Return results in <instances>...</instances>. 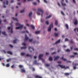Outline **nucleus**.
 Segmentation results:
<instances>
[{
    "instance_id": "obj_1",
    "label": "nucleus",
    "mask_w": 78,
    "mask_h": 78,
    "mask_svg": "<svg viewBox=\"0 0 78 78\" xmlns=\"http://www.w3.org/2000/svg\"><path fill=\"white\" fill-rule=\"evenodd\" d=\"M38 11H40V12H42V14H41V17H42L43 16V14L44 13V11L42 10V9L40 8L38 9Z\"/></svg>"
},
{
    "instance_id": "obj_2",
    "label": "nucleus",
    "mask_w": 78,
    "mask_h": 78,
    "mask_svg": "<svg viewBox=\"0 0 78 78\" xmlns=\"http://www.w3.org/2000/svg\"><path fill=\"white\" fill-rule=\"evenodd\" d=\"M51 28H53V23H51V24L50 25L48 29V31H51Z\"/></svg>"
},
{
    "instance_id": "obj_3",
    "label": "nucleus",
    "mask_w": 78,
    "mask_h": 78,
    "mask_svg": "<svg viewBox=\"0 0 78 78\" xmlns=\"http://www.w3.org/2000/svg\"><path fill=\"white\" fill-rule=\"evenodd\" d=\"M43 56H44V54H41L39 56V59L42 60V61H44V59H43L42 58V57Z\"/></svg>"
},
{
    "instance_id": "obj_4",
    "label": "nucleus",
    "mask_w": 78,
    "mask_h": 78,
    "mask_svg": "<svg viewBox=\"0 0 78 78\" xmlns=\"http://www.w3.org/2000/svg\"><path fill=\"white\" fill-rule=\"evenodd\" d=\"M62 1H61V3L62 4V6H67V5L66 3H63V2H64V0H61Z\"/></svg>"
},
{
    "instance_id": "obj_5",
    "label": "nucleus",
    "mask_w": 78,
    "mask_h": 78,
    "mask_svg": "<svg viewBox=\"0 0 78 78\" xmlns=\"http://www.w3.org/2000/svg\"><path fill=\"white\" fill-rule=\"evenodd\" d=\"M16 26H17V25H18L19 26V27H16V30H18L19 29H20V23H16Z\"/></svg>"
},
{
    "instance_id": "obj_6",
    "label": "nucleus",
    "mask_w": 78,
    "mask_h": 78,
    "mask_svg": "<svg viewBox=\"0 0 78 78\" xmlns=\"http://www.w3.org/2000/svg\"><path fill=\"white\" fill-rule=\"evenodd\" d=\"M57 66H59L60 67L61 69H64L66 68V66H63V65H61L60 64L58 65H57Z\"/></svg>"
},
{
    "instance_id": "obj_7",
    "label": "nucleus",
    "mask_w": 78,
    "mask_h": 78,
    "mask_svg": "<svg viewBox=\"0 0 78 78\" xmlns=\"http://www.w3.org/2000/svg\"><path fill=\"white\" fill-rule=\"evenodd\" d=\"M54 61H56V60H58V59H59V56H54Z\"/></svg>"
},
{
    "instance_id": "obj_8",
    "label": "nucleus",
    "mask_w": 78,
    "mask_h": 78,
    "mask_svg": "<svg viewBox=\"0 0 78 78\" xmlns=\"http://www.w3.org/2000/svg\"><path fill=\"white\" fill-rule=\"evenodd\" d=\"M20 71L21 73H25V72H26V71L25 70V69H21L20 70Z\"/></svg>"
},
{
    "instance_id": "obj_9",
    "label": "nucleus",
    "mask_w": 78,
    "mask_h": 78,
    "mask_svg": "<svg viewBox=\"0 0 78 78\" xmlns=\"http://www.w3.org/2000/svg\"><path fill=\"white\" fill-rule=\"evenodd\" d=\"M30 49H32L33 51H34V48L33 47H31L30 46L29 48V50H30V52H32V51H30Z\"/></svg>"
},
{
    "instance_id": "obj_10",
    "label": "nucleus",
    "mask_w": 78,
    "mask_h": 78,
    "mask_svg": "<svg viewBox=\"0 0 78 78\" xmlns=\"http://www.w3.org/2000/svg\"><path fill=\"white\" fill-rule=\"evenodd\" d=\"M29 39V38H28V37H27V35L25 34V39L24 40L25 41H27V40H28Z\"/></svg>"
},
{
    "instance_id": "obj_11",
    "label": "nucleus",
    "mask_w": 78,
    "mask_h": 78,
    "mask_svg": "<svg viewBox=\"0 0 78 78\" xmlns=\"http://www.w3.org/2000/svg\"><path fill=\"white\" fill-rule=\"evenodd\" d=\"M74 24L75 25H76L78 24V21L77 20H75V22H74Z\"/></svg>"
},
{
    "instance_id": "obj_12",
    "label": "nucleus",
    "mask_w": 78,
    "mask_h": 78,
    "mask_svg": "<svg viewBox=\"0 0 78 78\" xmlns=\"http://www.w3.org/2000/svg\"><path fill=\"white\" fill-rule=\"evenodd\" d=\"M51 16H52V15H50L48 16H47V17H46V19H50V17H51Z\"/></svg>"
},
{
    "instance_id": "obj_13",
    "label": "nucleus",
    "mask_w": 78,
    "mask_h": 78,
    "mask_svg": "<svg viewBox=\"0 0 78 78\" xmlns=\"http://www.w3.org/2000/svg\"><path fill=\"white\" fill-rule=\"evenodd\" d=\"M7 53L8 54H9V55H12V53L9 51H7Z\"/></svg>"
},
{
    "instance_id": "obj_14",
    "label": "nucleus",
    "mask_w": 78,
    "mask_h": 78,
    "mask_svg": "<svg viewBox=\"0 0 78 78\" xmlns=\"http://www.w3.org/2000/svg\"><path fill=\"white\" fill-rule=\"evenodd\" d=\"M12 20H16L17 22H18V20L16 18H14V17H12Z\"/></svg>"
},
{
    "instance_id": "obj_15",
    "label": "nucleus",
    "mask_w": 78,
    "mask_h": 78,
    "mask_svg": "<svg viewBox=\"0 0 78 78\" xmlns=\"http://www.w3.org/2000/svg\"><path fill=\"white\" fill-rule=\"evenodd\" d=\"M26 56H27V57H30V58H32V55H30L28 54L26 55Z\"/></svg>"
},
{
    "instance_id": "obj_16",
    "label": "nucleus",
    "mask_w": 78,
    "mask_h": 78,
    "mask_svg": "<svg viewBox=\"0 0 78 78\" xmlns=\"http://www.w3.org/2000/svg\"><path fill=\"white\" fill-rule=\"evenodd\" d=\"M27 46H23V47H21V49H26L27 48Z\"/></svg>"
},
{
    "instance_id": "obj_17",
    "label": "nucleus",
    "mask_w": 78,
    "mask_h": 78,
    "mask_svg": "<svg viewBox=\"0 0 78 78\" xmlns=\"http://www.w3.org/2000/svg\"><path fill=\"white\" fill-rule=\"evenodd\" d=\"M58 21L57 20H55V25H58Z\"/></svg>"
},
{
    "instance_id": "obj_18",
    "label": "nucleus",
    "mask_w": 78,
    "mask_h": 78,
    "mask_svg": "<svg viewBox=\"0 0 78 78\" xmlns=\"http://www.w3.org/2000/svg\"><path fill=\"white\" fill-rule=\"evenodd\" d=\"M61 41L60 40H58V41L56 42L55 43V44H58V43H59V42H60V41Z\"/></svg>"
},
{
    "instance_id": "obj_19",
    "label": "nucleus",
    "mask_w": 78,
    "mask_h": 78,
    "mask_svg": "<svg viewBox=\"0 0 78 78\" xmlns=\"http://www.w3.org/2000/svg\"><path fill=\"white\" fill-rule=\"evenodd\" d=\"M33 14V13H32V12H30L29 14V16L30 17H31V16L32 15V14Z\"/></svg>"
},
{
    "instance_id": "obj_20",
    "label": "nucleus",
    "mask_w": 78,
    "mask_h": 78,
    "mask_svg": "<svg viewBox=\"0 0 78 78\" xmlns=\"http://www.w3.org/2000/svg\"><path fill=\"white\" fill-rule=\"evenodd\" d=\"M17 41V39H15L13 41V44H16V41Z\"/></svg>"
},
{
    "instance_id": "obj_21",
    "label": "nucleus",
    "mask_w": 78,
    "mask_h": 78,
    "mask_svg": "<svg viewBox=\"0 0 78 78\" xmlns=\"http://www.w3.org/2000/svg\"><path fill=\"white\" fill-rule=\"evenodd\" d=\"M2 34L4 35V36H6V32H2Z\"/></svg>"
},
{
    "instance_id": "obj_22",
    "label": "nucleus",
    "mask_w": 78,
    "mask_h": 78,
    "mask_svg": "<svg viewBox=\"0 0 78 78\" xmlns=\"http://www.w3.org/2000/svg\"><path fill=\"white\" fill-rule=\"evenodd\" d=\"M65 26L66 28H67V29L68 30V29H69V26L68 25V24H66L65 25Z\"/></svg>"
},
{
    "instance_id": "obj_23",
    "label": "nucleus",
    "mask_w": 78,
    "mask_h": 78,
    "mask_svg": "<svg viewBox=\"0 0 78 78\" xmlns=\"http://www.w3.org/2000/svg\"><path fill=\"white\" fill-rule=\"evenodd\" d=\"M11 60V58H9V59H7L6 60V61L7 62H9V61Z\"/></svg>"
},
{
    "instance_id": "obj_24",
    "label": "nucleus",
    "mask_w": 78,
    "mask_h": 78,
    "mask_svg": "<svg viewBox=\"0 0 78 78\" xmlns=\"http://www.w3.org/2000/svg\"><path fill=\"white\" fill-rule=\"evenodd\" d=\"M23 27V25H20V29H22Z\"/></svg>"
},
{
    "instance_id": "obj_25",
    "label": "nucleus",
    "mask_w": 78,
    "mask_h": 78,
    "mask_svg": "<svg viewBox=\"0 0 78 78\" xmlns=\"http://www.w3.org/2000/svg\"><path fill=\"white\" fill-rule=\"evenodd\" d=\"M40 31H37L35 32V34H39L40 33Z\"/></svg>"
},
{
    "instance_id": "obj_26",
    "label": "nucleus",
    "mask_w": 78,
    "mask_h": 78,
    "mask_svg": "<svg viewBox=\"0 0 78 78\" xmlns=\"http://www.w3.org/2000/svg\"><path fill=\"white\" fill-rule=\"evenodd\" d=\"M25 55V52H22L21 53V56H24Z\"/></svg>"
},
{
    "instance_id": "obj_27",
    "label": "nucleus",
    "mask_w": 78,
    "mask_h": 78,
    "mask_svg": "<svg viewBox=\"0 0 78 78\" xmlns=\"http://www.w3.org/2000/svg\"><path fill=\"white\" fill-rule=\"evenodd\" d=\"M55 37H58V33H55Z\"/></svg>"
},
{
    "instance_id": "obj_28",
    "label": "nucleus",
    "mask_w": 78,
    "mask_h": 78,
    "mask_svg": "<svg viewBox=\"0 0 78 78\" xmlns=\"http://www.w3.org/2000/svg\"><path fill=\"white\" fill-rule=\"evenodd\" d=\"M29 33V32H28V31L27 30H26V31H23L22 32V33Z\"/></svg>"
},
{
    "instance_id": "obj_29",
    "label": "nucleus",
    "mask_w": 78,
    "mask_h": 78,
    "mask_svg": "<svg viewBox=\"0 0 78 78\" xmlns=\"http://www.w3.org/2000/svg\"><path fill=\"white\" fill-rule=\"evenodd\" d=\"M65 75H66V76H68L70 75V73H65Z\"/></svg>"
},
{
    "instance_id": "obj_30",
    "label": "nucleus",
    "mask_w": 78,
    "mask_h": 78,
    "mask_svg": "<svg viewBox=\"0 0 78 78\" xmlns=\"http://www.w3.org/2000/svg\"><path fill=\"white\" fill-rule=\"evenodd\" d=\"M30 27H31L32 29H34V26H33V25H30Z\"/></svg>"
},
{
    "instance_id": "obj_31",
    "label": "nucleus",
    "mask_w": 78,
    "mask_h": 78,
    "mask_svg": "<svg viewBox=\"0 0 78 78\" xmlns=\"http://www.w3.org/2000/svg\"><path fill=\"white\" fill-rule=\"evenodd\" d=\"M49 61H52L53 60V58H52V57H50L49 58Z\"/></svg>"
},
{
    "instance_id": "obj_32",
    "label": "nucleus",
    "mask_w": 78,
    "mask_h": 78,
    "mask_svg": "<svg viewBox=\"0 0 78 78\" xmlns=\"http://www.w3.org/2000/svg\"><path fill=\"white\" fill-rule=\"evenodd\" d=\"M6 66L7 67H9L10 65H9V63H8L6 65Z\"/></svg>"
},
{
    "instance_id": "obj_33",
    "label": "nucleus",
    "mask_w": 78,
    "mask_h": 78,
    "mask_svg": "<svg viewBox=\"0 0 78 78\" xmlns=\"http://www.w3.org/2000/svg\"><path fill=\"white\" fill-rule=\"evenodd\" d=\"M34 64H37V60H35L34 62Z\"/></svg>"
},
{
    "instance_id": "obj_34",
    "label": "nucleus",
    "mask_w": 78,
    "mask_h": 78,
    "mask_svg": "<svg viewBox=\"0 0 78 78\" xmlns=\"http://www.w3.org/2000/svg\"><path fill=\"white\" fill-rule=\"evenodd\" d=\"M35 78H42V77H40V76H35Z\"/></svg>"
},
{
    "instance_id": "obj_35",
    "label": "nucleus",
    "mask_w": 78,
    "mask_h": 78,
    "mask_svg": "<svg viewBox=\"0 0 78 78\" xmlns=\"http://www.w3.org/2000/svg\"><path fill=\"white\" fill-rule=\"evenodd\" d=\"M45 66H46V67H48L49 66H50V65L48 64H45Z\"/></svg>"
},
{
    "instance_id": "obj_36",
    "label": "nucleus",
    "mask_w": 78,
    "mask_h": 78,
    "mask_svg": "<svg viewBox=\"0 0 78 78\" xmlns=\"http://www.w3.org/2000/svg\"><path fill=\"white\" fill-rule=\"evenodd\" d=\"M25 11V10H21L20 11V12L21 13H23V12H24Z\"/></svg>"
},
{
    "instance_id": "obj_37",
    "label": "nucleus",
    "mask_w": 78,
    "mask_h": 78,
    "mask_svg": "<svg viewBox=\"0 0 78 78\" xmlns=\"http://www.w3.org/2000/svg\"><path fill=\"white\" fill-rule=\"evenodd\" d=\"M46 23L47 25H48L49 24V22H48V21H47L46 22Z\"/></svg>"
},
{
    "instance_id": "obj_38",
    "label": "nucleus",
    "mask_w": 78,
    "mask_h": 78,
    "mask_svg": "<svg viewBox=\"0 0 78 78\" xmlns=\"http://www.w3.org/2000/svg\"><path fill=\"white\" fill-rule=\"evenodd\" d=\"M66 51H67V52H69V51H70V50L69 49H67L66 50Z\"/></svg>"
},
{
    "instance_id": "obj_39",
    "label": "nucleus",
    "mask_w": 78,
    "mask_h": 78,
    "mask_svg": "<svg viewBox=\"0 0 78 78\" xmlns=\"http://www.w3.org/2000/svg\"><path fill=\"white\" fill-rule=\"evenodd\" d=\"M37 13L38 15H41V13L39 12H37Z\"/></svg>"
},
{
    "instance_id": "obj_40",
    "label": "nucleus",
    "mask_w": 78,
    "mask_h": 78,
    "mask_svg": "<svg viewBox=\"0 0 78 78\" xmlns=\"http://www.w3.org/2000/svg\"><path fill=\"white\" fill-rule=\"evenodd\" d=\"M11 33H13V31H12V28L11 29V30L10 31Z\"/></svg>"
},
{
    "instance_id": "obj_41",
    "label": "nucleus",
    "mask_w": 78,
    "mask_h": 78,
    "mask_svg": "<svg viewBox=\"0 0 78 78\" xmlns=\"http://www.w3.org/2000/svg\"><path fill=\"white\" fill-rule=\"evenodd\" d=\"M61 14H62V15H63V16H64V15H65V14H64V12H62V11H61Z\"/></svg>"
},
{
    "instance_id": "obj_42",
    "label": "nucleus",
    "mask_w": 78,
    "mask_h": 78,
    "mask_svg": "<svg viewBox=\"0 0 78 78\" xmlns=\"http://www.w3.org/2000/svg\"><path fill=\"white\" fill-rule=\"evenodd\" d=\"M29 41V42H32L33 41V39H30Z\"/></svg>"
},
{
    "instance_id": "obj_43",
    "label": "nucleus",
    "mask_w": 78,
    "mask_h": 78,
    "mask_svg": "<svg viewBox=\"0 0 78 78\" xmlns=\"http://www.w3.org/2000/svg\"><path fill=\"white\" fill-rule=\"evenodd\" d=\"M9 45L10 47H11V48H12L13 47V46H12V45L9 44Z\"/></svg>"
},
{
    "instance_id": "obj_44",
    "label": "nucleus",
    "mask_w": 78,
    "mask_h": 78,
    "mask_svg": "<svg viewBox=\"0 0 78 78\" xmlns=\"http://www.w3.org/2000/svg\"><path fill=\"white\" fill-rule=\"evenodd\" d=\"M74 50L78 51V48H75L74 49Z\"/></svg>"
},
{
    "instance_id": "obj_45",
    "label": "nucleus",
    "mask_w": 78,
    "mask_h": 78,
    "mask_svg": "<svg viewBox=\"0 0 78 78\" xmlns=\"http://www.w3.org/2000/svg\"><path fill=\"white\" fill-rule=\"evenodd\" d=\"M33 3L34 5H37V4L36 2H33Z\"/></svg>"
},
{
    "instance_id": "obj_46",
    "label": "nucleus",
    "mask_w": 78,
    "mask_h": 78,
    "mask_svg": "<svg viewBox=\"0 0 78 78\" xmlns=\"http://www.w3.org/2000/svg\"><path fill=\"white\" fill-rule=\"evenodd\" d=\"M6 5H8V1H6Z\"/></svg>"
},
{
    "instance_id": "obj_47",
    "label": "nucleus",
    "mask_w": 78,
    "mask_h": 78,
    "mask_svg": "<svg viewBox=\"0 0 78 78\" xmlns=\"http://www.w3.org/2000/svg\"><path fill=\"white\" fill-rule=\"evenodd\" d=\"M70 58H74V57H75V56L74 55H71L70 56Z\"/></svg>"
},
{
    "instance_id": "obj_48",
    "label": "nucleus",
    "mask_w": 78,
    "mask_h": 78,
    "mask_svg": "<svg viewBox=\"0 0 78 78\" xmlns=\"http://www.w3.org/2000/svg\"><path fill=\"white\" fill-rule=\"evenodd\" d=\"M65 41H69V39L67 38H66L65 39Z\"/></svg>"
},
{
    "instance_id": "obj_49",
    "label": "nucleus",
    "mask_w": 78,
    "mask_h": 78,
    "mask_svg": "<svg viewBox=\"0 0 78 78\" xmlns=\"http://www.w3.org/2000/svg\"><path fill=\"white\" fill-rule=\"evenodd\" d=\"M14 64H13V65H12L11 66V68H14Z\"/></svg>"
},
{
    "instance_id": "obj_50",
    "label": "nucleus",
    "mask_w": 78,
    "mask_h": 78,
    "mask_svg": "<svg viewBox=\"0 0 78 78\" xmlns=\"http://www.w3.org/2000/svg\"><path fill=\"white\" fill-rule=\"evenodd\" d=\"M57 63H58V64H61V61H58V62H57Z\"/></svg>"
},
{
    "instance_id": "obj_51",
    "label": "nucleus",
    "mask_w": 78,
    "mask_h": 78,
    "mask_svg": "<svg viewBox=\"0 0 78 78\" xmlns=\"http://www.w3.org/2000/svg\"><path fill=\"white\" fill-rule=\"evenodd\" d=\"M58 6H61V5L59 4V2H58Z\"/></svg>"
},
{
    "instance_id": "obj_52",
    "label": "nucleus",
    "mask_w": 78,
    "mask_h": 78,
    "mask_svg": "<svg viewBox=\"0 0 78 78\" xmlns=\"http://www.w3.org/2000/svg\"><path fill=\"white\" fill-rule=\"evenodd\" d=\"M73 1L74 3H76V1H75V0H73Z\"/></svg>"
},
{
    "instance_id": "obj_53",
    "label": "nucleus",
    "mask_w": 78,
    "mask_h": 78,
    "mask_svg": "<svg viewBox=\"0 0 78 78\" xmlns=\"http://www.w3.org/2000/svg\"><path fill=\"white\" fill-rule=\"evenodd\" d=\"M2 64L3 66H5V65L4 63H2Z\"/></svg>"
},
{
    "instance_id": "obj_54",
    "label": "nucleus",
    "mask_w": 78,
    "mask_h": 78,
    "mask_svg": "<svg viewBox=\"0 0 78 78\" xmlns=\"http://www.w3.org/2000/svg\"><path fill=\"white\" fill-rule=\"evenodd\" d=\"M23 45H27V44L25 43H23Z\"/></svg>"
},
{
    "instance_id": "obj_55",
    "label": "nucleus",
    "mask_w": 78,
    "mask_h": 78,
    "mask_svg": "<svg viewBox=\"0 0 78 78\" xmlns=\"http://www.w3.org/2000/svg\"><path fill=\"white\" fill-rule=\"evenodd\" d=\"M73 68L74 69H76V66H74L73 67Z\"/></svg>"
},
{
    "instance_id": "obj_56",
    "label": "nucleus",
    "mask_w": 78,
    "mask_h": 78,
    "mask_svg": "<svg viewBox=\"0 0 78 78\" xmlns=\"http://www.w3.org/2000/svg\"><path fill=\"white\" fill-rule=\"evenodd\" d=\"M56 53V52H54L52 53L51 55H54V54H55Z\"/></svg>"
},
{
    "instance_id": "obj_57",
    "label": "nucleus",
    "mask_w": 78,
    "mask_h": 78,
    "mask_svg": "<svg viewBox=\"0 0 78 78\" xmlns=\"http://www.w3.org/2000/svg\"><path fill=\"white\" fill-rule=\"evenodd\" d=\"M10 29H11V27H8L7 28L8 30H10Z\"/></svg>"
},
{
    "instance_id": "obj_58",
    "label": "nucleus",
    "mask_w": 78,
    "mask_h": 78,
    "mask_svg": "<svg viewBox=\"0 0 78 78\" xmlns=\"http://www.w3.org/2000/svg\"><path fill=\"white\" fill-rule=\"evenodd\" d=\"M23 66L22 65H20V68H22V67H23Z\"/></svg>"
},
{
    "instance_id": "obj_59",
    "label": "nucleus",
    "mask_w": 78,
    "mask_h": 78,
    "mask_svg": "<svg viewBox=\"0 0 78 78\" xmlns=\"http://www.w3.org/2000/svg\"><path fill=\"white\" fill-rule=\"evenodd\" d=\"M61 59H64V57H62V58H60Z\"/></svg>"
},
{
    "instance_id": "obj_60",
    "label": "nucleus",
    "mask_w": 78,
    "mask_h": 78,
    "mask_svg": "<svg viewBox=\"0 0 78 78\" xmlns=\"http://www.w3.org/2000/svg\"><path fill=\"white\" fill-rule=\"evenodd\" d=\"M44 2H45V3H47V1H46V0H44Z\"/></svg>"
},
{
    "instance_id": "obj_61",
    "label": "nucleus",
    "mask_w": 78,
    "mask_h": 78,
    "mask_svg": "<svg viewBox=\"0 0 78 78\" xmlns=\"http://www.w3.org/2000/svg\"><path fill=\"white\" fill-rule=\"evenodd\" d=\"M76 66H78V64H75L74 66H75V67H76Z\"/></svg>"
},
{
    "instance_id": "obj_62",
    "label": "nucleus",
    "mask_w": 78,
    "mask_h": 78,
    "mask_svg": "<svg viewBox=\"0 0 78 78\" xmlns=\"http://www.w3.org/2000/svg\"><path fill=\"white\" fill-rule=\"evenodd\" d=\"M73 54H74V55H77V53L76 52H74Z\"/></svg>"
},
{
    "instance_id": "obj_63",
    "label": "nucleus",
    "mask_w": 78,
    "mask_h": 78,
    "mask_svg": "<svg viewBox=\"0 0 78 78\" xmlns=\"http://www.w3.org/2000/svg\"><path fill=\"white\" fill-rule=\"evenodd\" d=\"M12 2H14V0H12L11 2L10 3H12Z\"/></svg>"
},
{
    "instance_id": "obj_64",
    "label": "nucleus",
    "mask_w": 78,
    "mask_h": 78,
    "mask_svg": "<svg viewBox=\"0 0 78 78\" xmlns=\"http://www.w3.org/2000/svg\"><path fill=\"white\" fill-rule=\"evenodd\" d=\"M55 31H57V28H55Z\"/></svg>"
}]
</instances>
